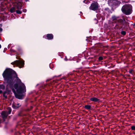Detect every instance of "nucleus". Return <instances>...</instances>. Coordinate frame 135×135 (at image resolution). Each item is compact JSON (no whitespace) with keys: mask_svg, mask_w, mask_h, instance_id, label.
Listing matches in <instances>:
<instances>
[{"mask_svg":"<svg viewBox=\"0 0 135 135\" xmlns=\"http://www.w3.org/2000/svg\"><path fill=\"white\" fill-rule=\"evenodd\" d=\"M2 75L4 80L10 88L14 87L16 90L17 93L22 94L26 91V87L14 70L10 68H7L4 71Z\"/></svg>","mask_w":135,"mask_h":135,"instance_id":"1","label":"nucleus"},{"mask_svg":"<svg viewBox=\"0 0 135 135\" xmlns=\"http://www.w3.org/2000/svg\"><path fill=\"white\" fill-rule=\"evenodd\" d=\"M115 23L116 25L115 27L117 29H121L122 30H126L128 29L127 27L129 26V23L125 21L124 20L122 19L118 20Z\"/></svg>","mask_w":135,"mask_h":135,"instance_id":"2","label":"nucleus"},{"mask_svg":"<svg viewBox=\"0 0 135 135\" xmlns=\"http://www.w3.org/2000/svg\"><path fill=\"white\" fill-rule=\"evenodd\" d=\"M22 2L21 0H16L13 4V6L15 7L18 9L16 11L17 13L21 14L22 12L21 11L19 10L22 9Z\"/></svg>","mask_w":135,"mask_h":135,"instance_id":"3","label":"nucleus"},{"mask_svg":"<svg viewBox=\"0 0 135 135\" xmlns=\"http://www.w3.org/2000/svg\"><path fill=\"white\" fill-rule=\"evenodd\" d=\"M132 6L130 4L124 5L122 8V12L126 15H129L131 13Z\"/></svg>","mask_w":135,"mask_h":135,"instance_id":"4","label":"nucleus"},{"mask_svg":"<svg viewBox=\"0 0 135 135\" xmlns=\"http://www.w3.org/2000/svg\"><path fill=\"white\" fill-rule=\"evenodd\" d=\"M11 64L13 65H15L21 68L24 67L25 63L24 61L16 60L12 62Z\"/></svg>","mask_w":135,"mask_h":135,"instance_id":"5","label":"nucleus"},{"mask_svg":"<svg viewBox=\"0 0 135 135\" xmlns=\"http://www.w3.org/2000/svg\"><path fill=\"white\" fill-rule=\"evenodd\" d=\"M121 2L117 0H108V3L112 7L119 6Z\"/></svg>","mask_w":135,"mask_h":135,"instance_id":"6","label":"nucleus"},{"mask_svg":"<svg viewBox=\"0 0 135 135\" xmlns=\"http://www.w3.org/2000/svg\"><path fill=\"white\" fill-rule=\"evenodd\" d=\"M99 4L97 2L93 3L91 4L89 8L90 9L94 11L97 10L98 8Z\"/></svg>","mask_w":135,"mask_h":135,"instance_id":"7","label":"nucleus"},{"mask_svg":"<svg viewBox=\"0 0 135 135\" xmlns=\"http://www.w3.org/2000/svg\"><path fill=\"white\" fill-rule=\"evenodd\" d=\"M43 37L48 40H52L54 38V35L52 33L47 34L43 36Z\"/></svg>","mask_w":135,"mask_h":135,"instance_id":"8","label":"nucleus"},{"mask_svg":"<svg viewBox=\"0 0 135 135\" xmlns=\"http://www.w3.org/2000/svg\"><path fill=\"white\" fill-rule=\"evenodd\" d=\"M119 16H116L114 15L112 16L111 20L112 21L113 23H116L118 20H119Z\"/></svg>","mask_w":135,"mask_h":135,"instance_id":"9","label":"nucleus"},{"mask_svg":"<svg viewBox=\"0 0 135 135\" xmlns=\"http://www.w3.org/2000/svg\"><path fill=\"white\" fill-rule=\"evenodd\" d=\"M90 100L91 101H93L94 102H98L100 103L101 102L100 100L99 99H98L97 98L95 97L91 98Z\"/></svg>","mask_w":135,"mask_h":135,"instance_id":"10","label":"nucleus"},{"mask_svg":"<svg viewBox=\"0 0 135 135\" xmlns=\"http://www.w3.org/2000/svg\"><path fill=\"white\" fill-rule=\"evenodd\" d=\"M23 95L22 94H18L17 93L15 94V96L16 97L19 99H23Z\"/></svg>","mask_w":135,"mask_h":135,"instance_id":"11","label":"nucleus"},{"mask_svg":"<svg viewBox=\"0 0 135 135\" xmlns=\"http://www.w3.org/2000/svg\"><path fill=\"white\" fill-rule=\"evenodd\" d=\"M104 10L105 11H104V13H105L107 14H108L112 13L110 9L108 8H105Z\"/></svg>","mask_w":135,"mask_h":135,"instance_id":"12","label":"nucleus"},{"mask_svg":"<svg viewBox=\"0 0 135 135\" xmlns=\"http://www.w3.org/2000/svg\"><path fill=\"white\" fill-rule=\"evenodd\" d=\"M84 108L89 110H92L93 108L91 107V106L90 105H85L84 107Z\"/></svg>","mask_w":135,"mask_h":135,"instance_id":"13","label":"nucleus"},{"mask_svg":"<svg viewBox=\"0 0 135 135\" xmlns=\"http://www.w3.org/2000/svg\"><path fill=\"white\" fill-rule=\"evenodd\" d=\"M1 114L4 120V121H5V119L7 118L8 114H6V113L3 112H2Z\"/></svg>","mask_w":135,"mask_h":135,"instance_id":"14","label":"nucleus"},{"mask_svg":"<svg viewBox=\"0 0 135 135\" xmlns=\"http://www.w3.org/2000/svg\"><path fill=\"white\" fill-rule=\"evenodd\" d=\"M17 50L21 54L22 53V49L21 47L19 46H17L16 47Z\"/></svg>","mask_w":135,"mask_h":135,"instance_id":"15","label":"nucleus"},{"mask_svg":"<svg viewBox=\"0 0 135 135\" xmlns=\"http://www.w3.org/2000/svg\"><path fill=\"white\" fill-rule=\"evenodd\" d=\"M8 94V92L7 91H4L3 92V96L4 97L5 99L7 98V95Z\"/></svg>","mask_w":135,"mask_h":135,"instance_id":"16","label":"nucleus"},{"mask_svg":"<svg viewBox=\"0 0 135 135\" xmlns=\"http://www.w3.org/2000/svg\"><path fill=\"white\" fill-rule=\"evenodd\" d=\"M15 8L16 7L14 6L11 8L10 9V12L11 13H13L15 12L16 11Z\"/></svg>","mask_w":135,"mask_h":135,"instance_id":"17","label":"nucleus"},{"mask_svg":"<svg viewBox=\"0 0 135 135\" xmlns=\"http://www.w3.org/2000/svg\"><path fill=\"white\" fill-rule=\"evenodd\" d=\"M33 108L32 106H31L30 108H28L27 109H25L24 110L26 112H29L32 110Z\"/></svg>","mask_w":135,"mask_h":135,"instance_id":"18","label":"nucleus"},{"mask_svg":"<svg viewBox=\"0 0 135 135\" xmlns=\"http://www.w3.org/2000/svg\"><path fill=\"white\" fill-rule=\"evenodd\" d=\"M8 110V114H9L11 113V112L12 110L11 108L9 107H8L7 108Z\"/></svg>","mask_w":135,"mask_h":135,"instance_id":"19","label":"nucleus"},{"mask_svg":"<svg viewBox=\"0 0 135 135\" xmlns=\"http://www.w3.org/2000/svg\"><path fill=\"white\" fill-rule=\"evenodd\" d=\"M10 51L11 52L13 53H16L17 55H18L20 54L19 53L17 52L16 51L12 49H11Z\"/></svg>","mask_w":135,"mask_h":135,"instance_id":"20","label":"nucleus"},{"mask_svg":"<svg viewBox=\"0 0 135 135\" xmlns=\"http://www.w3.org/2000/svg\"><path fill=\"white\" fill-rule=\"evenodd\" d=\"M101 45V44L99 43H96L95 44V47H99Z\"/></svg>","mask_w":135,"mask_h":135,"instance_id":"21","label":"nucleus"},{"mask_svg":"<svg viewBox=\"0 0 135 135\" xmlns=\"http://www.w3.org/2000/svg\"><path fill=\"white\" fill-rule=\"evenodd\" d=\"M121 34L123 35H126V32L125 31H122L121 32Z\"/></svg>","mask_w":135,"mask_h":135,"instance_id":"22","label":"nucleus"},{"mask_svg":"<svg viewBox=\"0 0 135 135\" xmlns=\"http://www.w3.org/2000/svg\"><path fill=\"white\" fill-rule=\"evenodd\" d=\"M134 71L133 70V69H131L128 72L131 74H133V71Z\"/></svg>","mask_w":135,"mask_h":135,"instance_id":"23","label":"nucleus"},{"mask_svg":"<svg viewBox=\"0 0 135 135\" xmlns=\"http://www.w3.org/2000/svg\"><path fill=\"white\" fill-rule=\"evenodd\" d=\"M103 59V58L102 57L100 56H99L98 57V60L100 61H101Z\"/></svg>","mask_w":135,"mask_h":135,"instance_id":"24","label":"nucleus"},{"mask_svg":"<svg viewBox=\"0 0 135 135\" xmlns=\"http://www.w3.org/2000/svg\"><path fill=\"white\" fill-rule=\"evenodd\" d=\"M10 88L11 89L12 92H13V93H14V94H15V95L16 94V91H15V89L14 88Z\"/></svg>","mask_w":135,"mask_h":135,"instance_id":"25","label":"nucleus"},{"mask_svg":"<svg viewBox=\"0 0 135 135\" xmlns=\"http://www.w3.org/2000/svg\"><path fill=\"white\" fill-rule=\"evenodd\" d=\"M0 85H1V86H0V88L2 89H4L5 88V86L3 85L0 84Z\"/></svg>","mask_w":135,"mask_h":135,"instance_id":"26","label":"nucleus"},{"mask_svg":"<svg viewBox=\"0 0 135 135\" xmlns=\"http://www.w3.org/2000/svg\"><path fill=\"white\" fill-rule=\"evenodd\" d=\"M13 107L15 109H17L19 108L18 106H17L16 105H14L13 106Z\"/></svg>","mask_w":135,"mask_h":135,"instance_id":"27","label":"nucleus"},{"mask_svg":"<svg viewBox=\"0 0 135 135\" xmlns=\"http://www.w3.org/2000/svg\"><path fill=\"white\" fill-rule=\"evenodd\" d=\"M122 2H124L125 3H128V0H122Z\"/></svg>","mask_w":135,"mask_h":135,"instance_id":"28","label":"nucleus"},{"mask_svg":"<svg viewBox=\"0 0 135 135\" xmlns=\"http://www.w3.org/2000/svg\"><path fill=\"white\" fill-rule=\"evenodd\" d=\"M131 129L132 130H135V126H131Z\"/></svg>","mask_w":135,"mask_h":135,"instance_id":"29","label":"nucleus"},{"mask_svg":"<svg viewBox=\"0 0 135 135\" xmlns=\"http://www.w3.org/2000/svg\"><path fill=\"white\" fill-rule=\"evenodd\" d=\"M88 2V0H85L83 1V2L86 4H87Z\"/></svg>","mask_w":135,"mask_h":135,"instance_id":"30","label":"nucleus"},{"mask_svg":"<svg viewBox=\"0 0 135 135\" xmlns=\"http://www.w3.org/2000/svg\"><path fill=\"white\" fill-rule=\"evenodd\" d=\"M17 106H18V107H20L21 106V105L20 104V103H17L16 105Z\"/></svg>","mask_w":135,"mask_h":135,"instance_id":"31","label":"nucleus"},{"mask_svg":"<svg viewBox=\"0 0 135 135\" xmlns=\"http://www.w3.org/2000/svg\"><path fill=\"white\" fill-rule=\"evenodd\" d=\"M7 49L6 48H5L4 49V50L3 51V52H5L7 50Z\"/></svg>","mask_w":135,"mask_h":135,"instance_id":"32","label":"nucleus"},{"mask_svg":"<svg viewBox=\"0 0 135 135\" xmlns=\"http://www.w3.org/2000/svg\"><path fill=\"white\" fill-rule=\"evenodd\" d=\"M23 12H26L27 10L26 9H24L22 10Z\"/></svg>","mask_w":135,"mask_h":135,"instance_id":"33","label":"nucleus"},{"mask_svg":"<svg viewBox=\"0 0 135 135\" xmlns=\"http://www.w3.org/2000/svg\"><path fill=\"white\" fill-rule=\"evenodd\" d=\"M80 61V59H78V60L76 61V62L78 63Z\"/></svg>","mask_w":135,"mask_h":135,"instance_id":"34","label":"nucleus"},{"mask_svg":"<svg viewBox=\"0 0 135 135\" xmlns=\"http://www.w3.org/2000/svg\"><path fill=\"white\" fill-rule=\"evenodd\" d=\"M64 60L66 61H67L68 60V59L66 56L65 57L64 59Z\"/></svg>","mask_w":135,"mask_h":135,"instance_id":"35","label":"nucleus"},{"mask_svg":"<svg viewBox=\"0 0 135 135\" xmlns=\"http://www.w3.org/2000/svg\"><path fill=\"white\" fill-rule=\"evenodd\" d=\"M18 115L21 116H22V115L21 113H20L18 114Z\"/></svg>","mask_w":135,"mask_h":135,"instance_id":"36","label":"nucleus"},{"mask_svg":"<svg viewBox=\"0 0 135 135\" xmlns=\"http://www.w3.org/2000/svg\"><path fill=\"white\" fill-rule=\"evenodd\" d=\"M2 28L0 27V32H2Z\"/></svg>","mask_w":135,"mask_h":135,"instance_id":"37","label":"nucleus"},{"mask_svg":"<svg viewBox=\"0 0 135 135\" xmlns=\"http://www.w3.org/2000/svg\"><path fill=\"white\" fill-rule=\"evenodd\" d=\"M94 20H95L96 21H97V22L96 23H97V22H98V20H97V19L96 18L95 19H94Z\"/></svg>","mask_w":135,"mask_h":135,"instance_id":"38","label":"nucleus"},{"mask_svg":"<svg viewBox=\"0 0 135 135\" xmlns=\"http://www.w3.org/2000/svg\"><path fill=\"white\" fill-rule=\"evenodd\" d=\"M2 93H3L2 91L1 90H0V94Z\"/></svg>","mask_w":135,"mask_h":135,"instance_id":"39","label":"nucleus"},{"mask_svg":"<svg viewBox=\"0 0 135 135\" xmlns=\"http://www.w3.org/2000/svg\"><path fill=\"white\" fill-rule=\"evenodd\" d=\"M88 38H89V37H87V39H86V41H87V42H88L89 41H88Z\"/></svg>","mask_w":135,"mask_h":135,"instance_id":"40","label":"nucleus"},{"mask_svg":"<svg viewBox=\"0 0 135 135\" xmlns=\"http://www.w3.org/2000/svg\"><path fill=\"white\" fill-rule=\"evenodd\" d=\"M104 19H105V18H104L102 17V20H104Z\"/></svg>","mask_w":135,"mask_h":135,"instance_id":"41","label":"nucleus"},{"mask_svg":"<svg viewBox=\"0 0 135 135\" xmlns=\"http://www.w3.org/2000/svg\"><path fill=\"white\" fill-rule=\"evenodd\" d=\"M28 105V104L27 103H26L25 105L26 107H27Z\"/></svg>","mask_w":135,"mask_h":135,"instance_id":"42","label":"nucleus"},{"mask_svg":"<svg viewBox=\"0 0 135 135\" xmlns=\"http://www.w3.org/2000/svg\"><path fill=\"white\" fill-rule=\"evenodd\" d=\"M133 26L134 27H135V23H134L133 25Z\"/></svg>","mask_w":135,"mask_h":135,"instance_id":"43","label":"nucleus"},{"mask_svg":"<svg viewBox=\"0 0 135 135\" xmlns=\"http://www.w3.org/2000/svg\"><path fill=\"white\" fill-rule=\"evenodd\" d=\"M29 1L28 0H25L26 2Z\"/></svg>","mask_w":135,"mask_h":135,"instance_id":"44","label":"nucleus"},{"mask_svg":"<svg viewBox=\"0 0 135 135\" xmlns=\"http://www.w3.org/2000/svg\"><path fill=\"white\" fill-rule=\"evenodd\" d=\"M1 45L0 44V49L1 48Z\"/></svg>","mask_w":135,"mask_h":135,"instance_id":"45","label":"nucleus"},{"mask_svg":"<svg viewBox=\"0 0 135 135\" xmlns=\"http://www.w3.org/2000/svg\"><path fill=\"white\" fill-rule=\"evenodd\" d=\"M133 133L135 135V132H133Z\"/></svg>","mask_w":135,"mask_h":135,"instance_id":"46","label":"nucleus"},{"mask_svg":"<svg viewBox=\"0 0 135 135\" xmlns=\"http://www.w3.org/2000/svg\"><path fill=\"white\" fill-rule=\"evenodd\" d=\"M80 13H81L82 14H83L82 13V12H80Z\"/></svg>","mask_w":135,"mask_h":135,"instance_id":"47","label":"nucleus"},{"mask_svg":"<svg viewBox=\"0 0 135 135\" xmlns=\"http://www.w3.org/2000/svg\"><path fill=\"white\" fill-rule=\"evenodd\" d=\"M1 119H0V123H1Z\"/></svg>","mask_w":135,"mask_h":135,"instance_id":"48","label":"nucleus"},{"mask_svg":"<svg viewBox=\"0 0 135 135\" xmlns=\"http://www.w3.org/2000/svg\"><path fill=\"white\" fill-rule=\"evenodd\" d=\"M128 76H130V75H128Z\"/></svg>","mask_w":135,"mask_h":135,"instance_id":"49","label":"nucleus"},{"mask_svg":"<svg viewBox=\"0 0 135 135\" xmlns=\"http://www.w3.org/2000/svg\"><path fill=\"white\" fill-rule=\"evenodd\" d=\"M49 80H46V81H49Z\"/></svg>","mask_w":135,"mask_h":135,"instance_id":"50","label":"nucleus"},{"mask_svg":"<svg viewBox=\"0 0 135 135\" xmlns=\"http://www.w3.org/2000/svg\"><path fill=\"white\" fill-rule=\"evenodd\" d=\"M1 40V38L0 37V40Z\"/></svg>","mask_w":135,"mask_h":135,"instance_id":"51","label":"nucleus"},{"mask_svg":"<svg viewBox=\"0 0 135 135\" xmlns=\"http://www.w3.org/2000/svg\"><path fill=\"white\" fill-rule=\"evenodd\" d=\"M90 1H92V0H90Z\"/></svg>","mask_w":135,"mask_h":135,"instance_id":"52","label":"nucleus"},{"mask_svg":"<svg viewBox=\"0 0 135 135\" xmlns=\"http://www.w3.org/2000/svg\"><path fill=\"white\" fill-rule=\"evenodd\" d=\"M0 86H1V85H0Z\"/></svg>","mask_w":135,"mask_h":135,"instance_id":"53","label":"nucleus"}]
</instances>
